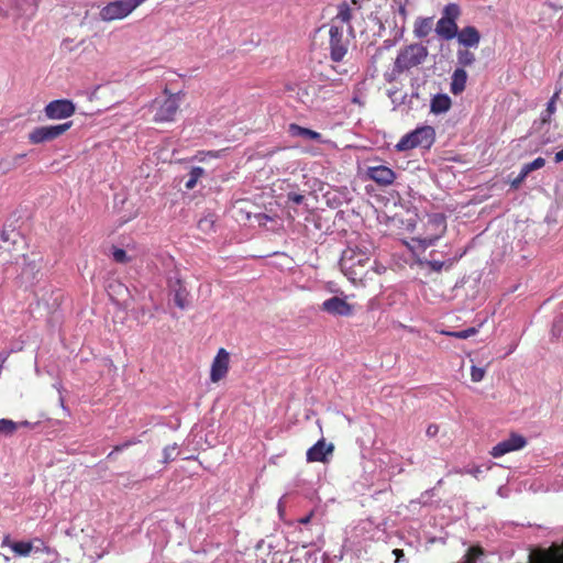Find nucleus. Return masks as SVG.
<instances>
[{"label": "nucleus", "instance_id": "obj_41", "mask_svg": "<svg viewBox=\"0 0 563 563\" xmlns=\"http://www.w3.org/2000/svg\"><path fill=\"white\" fill-rule=\"evenodd\" d=\"M174 301H175V303H176L179 308H181V309H184V308H185V299H184V296H183V292H181V291H179V290H178V291H176L175 297H174Z\"/></svg>", "mask_w": 563, "mask_h": 563}, {"label": "nucleus", "instance_id": "obj_40", "mask_svg": "<svg viewBox=\"0 0 563 563\" xmlns=\"http://www.w3.org/2000/svg\"><path fill=\"white\" fill-rule=\"evenodd\" d=\"M439 430H440V427L438 424L431 423L428 426V428L426 430V434L429 438H434L439 433Z\"/></svg>", "mask_w": 563, "mask_h": 563}, {"label": "nucleus", "instance_id": "obj_22", "mask_svg": "<svg viewBox=\"0 0 563 563\" xmlns=\"http://www.w3.org/2000/svg\"><path fill=\"white\" fill-rule=\"evenodd\" d=\"M452 106L451 98L445 93H438L431 99L430 111L434 114L445 113Z\"/></svg>", "mask_w": 563, "mask_h": 563}, {"label": "nucleus", "instance_id": "obj_25", "mask_svg": "<svg viewBox=\"0 0 563 563\" xmlns=\"http://www.w3.org/2000/svg\"><path fill=\"white\" fill-rule=\"evenodd\" d=\"M432 19L431 18H419L415 22L413 33L416 37L423 38L431 32Z\"/></svg>", "mask_w": 563, "mask_h": 563}, {"label": "nucleus", "instance_id": "obj_21", "mask_svg": "<svg viewBox=\"0 0 563 563\" xmlns=\"http://www.w3.org/2000/svg\"><path fill=\"white\" fill-rule=\"evenodd\" d=\"M2 547H9L18 556H27L33 550L32 542L12 541L10 536H4Z\"/></svg>", "mask_w": 563, "mask_h": 563}, {"label": "nucleus", "instance_id": "obj_48", "mask_svg": "<svg viewBox=\"0 0 563 563\" xmlns=\"http://www.w3.org/2000/svg\"><path fill=\"white\" fill-rule=\"evenodd\" d=\"M551 121V117H549V114L545 112L543 115H542V122L543 123H549Z\"/></svg>", "mask_w": 563, "mask_h": 563}, {"label": "nucleus", "instance_id": "obj_18", "mask_svg": "<svg viewBox=\"0 0 563 563\" xmlns=\"http://www.w3.org/2000/svg\"><path fill=\"white\" fill-rule=\"evenodd\" d=\"M31 5L32 0H0V14L8 16L10 11H14L21 15L25 13Z\"/></svg>", "mask_w": 563, "mask_h": 563}, {"label": "nucleus", "instance_id": "obj_44", "mask_svg": "<svg viewBox=\"0 0 563 563\" xmlns=\"http://www.w3.org/2000/svg\"><path fill=\"white\" fill-rule=\"evenodd\" d=\"M398 13L399 15L402 18L404 21H406L407 19V15H408V12H407V9H406V5L400 3L399 7H398Z\"/></svg>", "mask_w": 563, "mask_h": 563}, {"label": "nucleus", "instance_id": "obj_47", "mask_svg": "<svg viewBox=\"0 0 563 563\" xmlns=\"http://www.w3.org/2000/svg\"><path fill=\"white\" fill-rule=\"evenodd\" d=\"M554 159L556 163L563 162V148L555 153Z\"/></svg>", "mask_w": 563, "mask_h": 563}, {"label": "nucleus", "instance_id": "obj_33", "mask_svg": "<svg viewBox=\"0 0 563 563\" xmlns=\"http://www.w3.org/2000/svg\"><path fill=\"white\" fill-rule=\"evenodd\" d=\"M221 153L222 151H199L194 158L199 162H205L207 158H219Z\"/></svg>", "mask_w": 563, "mask_h": 563}, {"label": "nucleus", "instance_id": "obj_39", "mask_svg": "<svg viewBox=\"0 0 563 563\" xmlns=\"http://www.w3.org/2000/svg\"><path fill=\"white\" fill-rule=\"evenodd\" d=\"M427 265L432 269L433 272H441V269L444 266V263L441 261H428Z\"/></svg>", "mask_w": 563, "mask_h": 563}, {"label": "nucleus", "instance_id": "obj_51", "mask_svg": "<svg viewBox=\"0 0 563 563\" xmlns=\"http://www.w3.org/2000/svg\"><path fill=\"white\" fill-rule=\"evenodd\" d=\"M24 156H25L24 154H21V155H18L16 158H22Z\"/></svg>", "mask_w": 563, "mask_h": 563}, {"label": "nucleus", "instance_id": "obj_17", "mask_svg": "<svg viewBox=\"0 0 563 563\" xmlns=\"http://www.w3.org/2000/svg\"><path fill=\"white\" fill-rule=\"evenodd\" d=\"M457 42L464 47H477L481 42V34L475 26H465L457 32Z\"/></svg>", "mask_w": 563, "mask_h": 563}, {"label": "nucleus", "instance_id": "obj_45", "mask_svg": "<svg viewBox=\"0 0 563 563\" xmlns=\"http://www.w3.org/2000/svg\"><path fill=\"white\" fill-rule=\"evenodd\" d=\"M12 168H13V167H12L11 165H9V164L3 165V163H1V162H0V172H1L3 175H5V174H8L10 170H12Z\"/></svg>", "mask_w": 563, "mask_h": 563}, {"label": "nucleus", "instance_id": "obj_20", "mask_svg": "<svg viewBox=\"0 0 563 563\" xmlns=\"http://www.w3.org/2000/svg\"><path fill=\"white\" fill-rule=\"evenodd\" d=\"M21 236L15 230H3L0 234V253L18 251V243Z\"/></svg>", "mask_w": 563, "mask_h": 563}, {"label": "nucleus", "instance_id": "obj_12", "mask_svg": "<svg viewBox=\"0 0 563 563\" xmlns=\"http://www.w3.org/2000/svg\"><path fill=\"white\" fill-rule=\"evenodd\" d=\"M230 354L221 347L219 349L213 362L211 364L210 379L212 383H218L223 379L229 372Z\"/></svg>", "mask_w": 563, "mask_h": 563}, {"label": "nucleus", "instance_id": "obj_46", "mask_svg": "<svg viewBox=\"0 0 563 563\" xmlns=\"http://www.w3.org/2000/svg\"><path fill=\"white\" fill-rule=\"evenodd\" d=\"M393 554L396 558V563H398L400 561V559L404 558V551L401 549H395L393 551Z\"/></svg>", "mask_w": 563, "mask_h": 563}, {"label": "nucleus", "instance_id": "obj_1", "mask_svg": "<svg viewBox=\"0 0 563 563\" xmlns=\"http://www.w3.org/2000/svg\"><path fill=\"white\" fill-rule=\"evenodd\" d=\"M340 266L343 274L354 285L365 286L368 280H373L386 272V267L372 258L368 250L358 247L347 249L343 252L340 260Z\"/></svg>", "mask_w": 563, "mask_h": 563}, {"label": "nucleus", "instance_id": "obj_8", "mask_svg": "<svg viewBox=\"0 0 563 563\" xmlns=\"http://www.w3.org/2000/svg\"><path fill=\"white\" fill-rule=\"evenodd\" d=\"M179 110V93H170L156 109L155 122H172Z\"/></svg>", "mask_w": 563, "mask_h": 563}, {"label": "nucleus", "instance_id": "obj_14", "mask_svg": "<svg viewBox=\"0 0 563 563\" xmlns=\"http://www.w3.org/2000/svg\"><path fill=\"white\" fill-rule=\"evenodd\" d=\"M536 563H563V542L553 543L548 549H539L533 553Z\"/></svg>", "mask_w": 563, "mask_h": 563}, {"label": "nucleus", "instance_id": "obj_3", "mask_svg": "<svg viewBox=\"0 0 563 563\" xmlns=\"http://www.w3.org/2000/svg\"><path fill=\"white\" fill-rule=\"evenodd\" d=\"M461 16V8L457 3H449L443 8L442 16L437 22L435 32L443 40L454 38L459 32L456 21Z\"/></svg>", "mask_w": 563, "mask_h": 563}, {"label": "nucleus", "instance_id": "obj_10", "mask_svg": "<svg viewBox=\"0 0 563 563\" xmlns=\"http://www.w3.org/2000/svg\"><path fill=\"white\" fill-rule=\"evenodd\" d=\"M527 445V440L523 435L518 433H511L509 438L500 441L490 450V455L493 457H500L507 453L518 451L523 449Z\"/></svg>", "mask_w": 563, "mask_h": 563}, {"label": "nucleus", "instance_id": "obj_15", "mask_svg": "<svg viewBox=\"0 0 563 563\" xmlns=\"http://www.w3.org/2000/svg\"><path fill=\"white\" fill-rule=\"evenodd\" d=\"M368 178L375 181L379 186H389L396 178L395 172L384 165L371 166L366 172Z\"/></svg>", "mask_w": 563, "mask_h": 563}, {"label": "nucleus", "instance_id": "obj_37", "mask_svg": "<svg viewBox=\"0 0 563 563\" xmlns=\"http://www.w3.org/2000/svg\"><path fill=\"white\" fill-rule=\"evenodd\" d=\"M287 200L294 205H301L305 200V196L297 192H288Z\"/></svg>", "mask_w": 563, "mask_h": 563}, {"label": "nucleus", "instance_id": "obj_27", "mask_svg": "<svg viewBox=\"0 0 563 563\" xmlns=\"http://www.w3.org/2000/svg\"><path fill=\"white\" fill-rule=\"evenodd\" d=\"M205 174V169L202 167H192L189 173V179L186 181L185 187L188 190H191L196 187L199 178Z\"/></svg>", "mask_w": 563, "mask_h": 563}, {"label": "nucleus", "instance_id": "obj_34", "mask_svg": "<svg viewBox=\"0 0 563 563\" xmlns=\"http://www.w3.org/2000/svg\"><path fill=\"white\" fill-rule=\"evenodd\" d=\"M113 261L117 263L125 264L130 262V257L123 249L114 247L112 252Z\"/></svg>", "mask_w": 563, "mask_h": 563}, {"label": "nucleus", "instance_id": "obj_7", "mask_svg": "<svg viewBox=\"0 0 563 563\" xmlns=\"http://www.w3.org/2000/svg\"><path fill=\"white\" fill-rule=\"evenodd\" d=\"M73 125L71 121L57 124V125H45L33 129L29 135V142L31 144H42L58 139L65 132H67Z\"/></svg>", "mask_w": 563, "mask_h": 563}, {"label": "nucleus", "instance_id": "obj_30", "mask_svg": "<svg viewBox=\"0 0 563 563\" xmlns=\"http://www.w3.org/2000/svg\"><path fill=\"white\" fill-rule=\"evenodd\" d=\"M484 554V550L479 545H473L471 547L465 556H464V563H475L476 560Z\"/></svg>", "mask_w": 563, "mask_h": 563}, {"label": "nucleus", "instance_id": "obj_26", "mask_svg": "<svg viewBox=\"0 0 563 563\" xmlns=\"http://www.w3.org/2000/svg\"><path fill=\"white\" fill-rule=\"evenodd\" d=\"M457 64L461 66L460 68H465L468 66H472L475 60L476 56L473 52H471L467 47L460 48L456 53Z\"/></svg>", "mask_w": 563, "mask_h": 563}, {"label": "nucleus", "instance_id": "obj_38", "mask_svg": "<svg viewBox=\"0 0 563 563\" xmlns=\"http://www.w3.org/2000/svg\"><path fill=\"white\" fill-rule=\"evenodd\" d=\"M558 92L554 93V96L550 99V101L547 104L545 112L549 114V117H552V114L555 112V99L558 98Z\"/></svg>", "mask_w": 563, "mask_h": 563}, {"label": "nucleus", "instance_id": "obj_50", "mask_svg": "<svg viewBox=\"0 0 563 563\" xmlns=\"http://www.w3.org/2000/svg\"><path fill=\"white\" fill-rule=\"evenodd\" d=\"M30 423L27 421H23L20 423V426H29Z\"/></svg>", "mask_w": 563, "mask_h": 563}, {"label": "nucleus", "instance_id": "obj_32", "mask_svg": "<svg viewBox=\"0 0 563 563\" xmlns=\"http://www.w3.org/2000/svg\"><path fill=\"white\" fill-rule=\"evenodd\" d=\"M177 444L167 445L163 450V463H169L177 456Z\"/></svg>", "mask_w": 563, "mask_h": 563}, {"label": "nucleus", "instance_id": "obj_42", "mask_svg": "<svg viewBox=\"0 0 563 563\" xmlns=\"http://www.w3.org/2000/svg\"><path fill=\"white\" fill-rule=\"evenodd\" d=\"M526 178L527 176H523V172L520 170L519 175L511 181V187L518 188Z\"/></svg>", "mask_w": 563, "mask_h": 563}, {"label": "nucleus", "instance_id": "obj_2", "mask_svg": "<svg viewBox=\"0 0 563 563\" xmlns=\"http://www.w3.org/2000/svg\"><path fill=\"white\" fill-rule=\"evenodd\" d=\"M435 142V130L431 125L418 126L405 134L396 144L398 152H406L416 147L430 148Z\"/></svg>", "mask_w": 563, "mask_h": 563}, {"label": "nucleus", "instance_id": "obj_43", "mask_svg": "<svg viewBox=\"0 0 563 563\" xmlns=\"http://www.w3.org/2000/svg\"><path fill=\"white\" fill-rule=\"evenodd\" d=\"M313 515H314V511L312 510V511H310L307 516H305V517H302V518L298 519V522H299L300 525H308V523L311 521V519H312Z\"/></svg>", "mask_w": 563, "mask_h": 563}, {"label": "nucleus", "instance_id": "obj_11", "mask_svg": "<svg viewBox=\"0 0 563 563\" xmlns=\"http://www.w3.org/2000/svg\"><path fill=\"white\" fill-rule=\"evenodd\" d=\"M428 223H429V225L433 227L437 230V233L429 235V236H424V238L413 239V241L419 242L423 249H427V247L433 245L446 230V221H445L444 214H441V213L432 214L429 218Z\"/></svg>", "mask_w": 563, "mask_h": 563}, {"label": "nucleus", "instance_id": "obj_6", "mask_svg": "<svg viewBox=\"0 0 563 563\" xmlns=\"http://www.w3.org/2000/svg\"><path fill=\"white\" fill-rule=\"evenodd\" d=\"M350 45L349 37L344 36L343 27L339 24H330L329 49L333 62H341L347 53Z\"/></svg>", "mask_w": 563, "mask_h": 563}, {"label": "nucleus", "instance_id": "obj_13", "mask_svg": "<svg viewBox=\"0 0 563 563\" xmlns=\"http://www.w3.org/2000/svg\"><path fill=\"white\" fill-rule=\"evenodd\" d=\"M321 309L332 316L350 317L354 313V307L345 299L338 296L324 300L321 305Z\"/></svg>", "mask_w": 563, "mask_h": 563}, {"label": "nucleus", "instance_id": "obj_9", "mask_svg": "<svg viewBox=\"0 0 563 563\" xmlns=\"http://www.w3.org/2000/svg\"><path fill=\"white\" fill-rule=\"evenodd\" d=\"M76 111L75 104L67 99H58L46 104L44 112L49 120H62L71 117Z\"/></svg>", "mask_w": 563, "mask_h": 563}, {"label": "nucleus", "instance_id": "obj_16", "mask_svg": "<svg viewBox=\"0 0 563 563\" xmlns=\"http://www.w3.org/2000/svg\"><path fill=\"white\" fill-rule=\"evenodd\" d=\"M334 451L332 443L327 444L324 439H320L314 445L307 451V461L312 462H327L328 455Z\"/></svg>", "mask_w": 563, "mask_h": 563}, {"label": "nucleus", "instance_id": "obj_5", "mask_svg": "<svg viewBox=\"0 0 563 563\" xmlns=\"http://www.w3.org/2000/svg\"><path fill=\"white\" fill-rule=\"evenodd\" d=\"M428 51L421 44H411L405 47L398 54L395 60V69L398 73L409 70L412 67L420 65L427 57Z\"/></svg>", "mask_w": 563, "mask_h": 563}, {"label": "nucleus", "instance_id": "obj_4", "mask_svg": "<svg viewBox=\"0 0 563 563\" xmlns=\"http://www.w3.org/2000/svg\"><path fill=\"white\" fill-rule=\"evenodd\" d=\"M145 1L146 0H115L104 5L100 10L99 16L104 22L122 20Z\"/></svg>", "mask_w": 563, "mask_h": 563}, {"label": "nucleus", "instance_id": "obj_24", "mask_svg": "<svg viewBox=\"0 0 563 563\" xmlns=\"http://www.w3.org/2000/svg\"><path fill=\"white\" fill-rule=\"evenodd\" d=\"M289 133L291 136H300L313 141H321V133L310 130L308 128L300 126L296 123L289 125Z\"/></svg>", "mask_w": 563, "mask_h": 563}, {"label": "nucleus", "instance_id": "obj_28", "mask_svg": "<svg viewBox=\"0 0 563 563\" xmlns=\"http://www.w3.org/2000/svg\"><path fill=\"white\" fill-rule=\"evenodd\" d=\"M545 165V159L543 157H537L530 163H527L522 166L521 170L523 172V176H528L531 172L542 168Z\"/></svg>", "mask_w": 563, "mask_h": 563}, {"label": "nucleus", "instance_id": "obj_19", "mask_svg": "<svg viewBox=\"0 0 563 563\" xmlns=\"http://www.w3.org/2000/svg\"><path fill=\"white\" fill-rule=\"evenodd\" d=\"M353 18L352 9L347 2H342L338 5V12L335 16L331 20V24H339L349 26V33L352 37H354V29L350 24Z\"/></svg>", "mask_w": 563, "mask_h": 563}, {"label": "nucleus", "instance_id": "obj_31", "mask_svg": "<svg viewBox=\"0 0 563 563\" xmlns=\"http://www.w3.org/2000/svg\"><path fill=\"white\" fill-rule=\"evenodd\" d=\"M443 334L448 336H453L456 339H468L470 336L477 333V330L475 328H468L462 331H443Z\"/></svg>", "mask_w": 563, "mask_h": 563}, {"label": "nucleus", "instance_id": "obj_49", "mask_svg": "<svg viewBox=\"0 0 563 563\" xmlns=\"http://www.w3.org/2000/svg\"><path fill=\"white\" fill-rule=\"evenodd\" d=\"M482 471H481L479 467H475L473 471H471V474L474 475V476H477Z\"/></svg>", "mask_w": 563, "mask_h": 563}, {"label": "nucleus", "instance_id": "obj_35", "mask_svg": "<svg viewBox=\"0 0 563 563\" xmlns=\"http://www.w3.org/2000/svg\"><path fill=\"white\" fill-rule=\"evenodd\" d=\"M137 442H139L137 440H128L121 444H118L113 448V450L108 454L107 457L111 459L115 452H121V451L136 444Z\"/></svg>", "mask_w": 563, "mask_h": 563}, {"label": "nucleus", "instance_id": "obj_29", "mask_svg": "<svg viewBox=\"0 0 563 563\" xmlns=\"http://www.w3.org/2000/svg\"><path fill=\"white\" fill-rule=\"evenodd\" d=\"M19 427V423L9 420V419H0V434L11 435L13 434Z\"/></svg>", "mask_w": 563, "mask_h": 563}, {"label": "nucleus", "instance_id": "obj_23", "mask_svg": "<svg viewBox=\"0 0 563 563\" xmlns=\"http://www.w3.org/2000/svg\"><path fill=\"white\" fill-rule=\"evenodd\" d=\"M467 74L463 68H456L452 75L450 90L453 95L457 96L465 90Z\"/></svg>", "mask_w": 563, "mask_h": 563}, {"label": "nucleus", "instance_id": "obj_36", "mask_svg": "<svg viewBox=\"0 0 563 563\" xmlns=\"http://www.w3.org/2000/svg\"><path fill=\"white\" fill-rule=\"evenodd\" d=\"M485 373L486 372L484 368L474 365L471 368V378L474 383H478L483 380V378L485 377Z\"/></svg>", "mask_w": 563, "mask_h": 563}]
</instances>
